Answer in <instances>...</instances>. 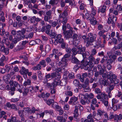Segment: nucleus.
<instances>
[{
  "instance_id": "nucleus-1",
  "label": "nucleus",
  "mask_w": 122,
  "mask_h": 122,
  "mask_svg": "<svg viewBox=\"0 0 122 122\" xmlns=\"http://www.w3.org/2000/svg\"><path fill=\"white\" fill-rule=\"evenodd\" d=\"M87 38L86 39L88 40L86 44L87 46H88L89 45H91L93 43L96 39L97 37V35L95 34H93L91 33H88L87 35Z\"/></svg>"
},
{
  "instance_id": "nucleus-2",
  "label": "nucleus",
  "mask_w": 122,
  "mask_h": 122,
  "mask_svg": "<svg viewBox=\"0 0 122 122\" xmlns=\"http://www.w3.org/2000/svg\"><path fill=\"white\" fill-rule=\"evenodd\" d=\"M109 74L111 75V76L112 78H110V81L112 83H114V84H117L118 83L119 80L117 78V77L116 75L111 72H109Z\"/></svg>"
},
{
  "instance_id": "nucleus-3",
  "label": "nucleus",
  "mask_w": 122,
  "mask_h": 122,
  "mask_svg": "<svg viewBox=\"0 0 122 122\" xmlns=\"http://www.w3.org/2000/svg\"><path fill=\"white\" fill-rule=\"evenodd\" d=\"M1 38H0V42L1 41ZM0 50L1 51L3 52L6 54H7L9 53V49L5 48L3 42H0Z\"/></svg>"
},
{
  "instance_id": "nucleus-4",
  "label": "nucleus",
  "mask_w": 122,
  "mask_h": 122,
  "mask_svg": "<svg viewBox=\"0 0 122 122\" xmlns=\"http://www.w3.org/2000/svg\"><path fill=\"white\" fill-rule=\"evenodd\" d=\"M72 30H69L66 31H63V33L64 34L65 37L67 38H71L73 34Z\"/></svg>"
},
{
  "instance_id": "nucleus-5",
  "label": "nucleus",
  "mask_w": 122,
  "mask_h": 122,
  "mask_svg": "<svg viewBox=\"0 0 122 122\" xmlns=\"http://www.w3.org/2000/svg\"><path fill=\"white\" fill-rule=\"evenodd\" d=\"M26 31L25 29L23 28L21 29V30H19L17 32L18 36H22V38H24L25 37V36L24 35Z\"/></svg>"
},
{
  "instance_id": "nucleus-6",
  "label": "nucleus",
  "mask_w": 122,
  "mask_h": 122,
  "mask_svg": "<svg viewBox=\"0 0 122 122\" xmlns=\"http://www.w3.org/2000/svg\"><path fill=\"white\" fill-rule=\"evenodd\" d=\"M122 119V115L120 114L118 115L115 114L114 116V119L116 122H118Z\"/></svg>"
},
{
  "instance_id": "nucleus-7",
  "label": "nucleus",
  "mask_w": 122,
  "mask_h": 122,
  "mask_svg": "<svg viewBox=\"0 0 122 122\" xmlns=\"http://www.w3.org/2000/svg\"><path fill=\"white\" fill-rule=\"evenodd\" d=\"M60 74L58 73V76L59 77L57 78H56L54 80L53 84L54 85L56 86L57 85H61V81L60 80L59 78L60 77Z\"/></svg>"
},
{
  "instance_id": "nucleus-8",
  "label": "nucleus",
  "mask_w": 122,
  "mask_h": 122,
  "mask_svg": "<svg viewBox=\"0 0 122 122\" xmlns=\"http://www.w3.org/2000/svg\"><path fill=\"white\" fill-rule=\"evenodd\" d=\"M101 40V39L100 37L97 39L95 44H93L95 48H98L100 46V44L102 43Z\"/></svg>"
},
{
  "instance_id": "nucleus-9",
  "label": "nucleus",
  "mask_w": 122,
  "mask_h": 122,
  "mask_svg": "<svg viewBox=\"0 0 122 122\" xmlns=\"http://www.w3.org/2000/svg\"><path fill=\"white\" fill-rule=\"evenodd\" d=\"M89 64L88 61L86 60H83L81 62V64L79 65L81 68H83L86 65Z\"/></svg>"
},
{
  "instance_id": "nucleus-10",
  "label": "nucleus",
  "mask_w": 122,
  "mask_h": 122,
  "mask_svg": "<svg viewBox=\"0 0 122 122\" xmlns=\"http://www.w3.org/2000/svg\"><path fill=\"white\" fill-rule=\"evenodd\" d=\"M10 76L9 74L5 75L3 78V79L5 81L6 83H8L10 81Z\"/></svg>"
},
{
  "instance_id": "nucleus-11",
  "label": "nucleus",
  "mask_w": 122,
  "mask_h": 122,
  "mask_svg": "<svg viewBox=\"0 0 122 122\" xmlns=\"http://www.w3.org/2000/svg\"><path fill=\"white\" fill-rule=\"evenodd\" d=\"M78 51H77V53L80 54H82L83 52H84L85 50V48L84 47H82L81 45H80L77 47Z\"/></svg>"
},
{
  "instance_id": "nucleus-12",
  "label": "nucleus",
  "mask_w": 122,
  "mask_h": 122,
  "mask_svg": "<svg viewBox=\"0 0 122 122\" xmlns=\"http://www.w3.org/2000/svg\"><path fill=\"white\" fill-rule=\"evenodd\" d=\"M113 8H111L110 9V13L108 15L109 17L108 19V20L107 21V23L109 24L111 23V21L110 20H111L112 17V14H113L112 12L113 13ZM111 21L112 20H111Z\"/></svg>"
},
{
  "instance_id": "nucleus-13",
  "label": "nucleus",
  "mask_w": 122,
  "mask_h": 122,
  "mask_svg": "<svg viewBox=\"0 0 122 122\" xmlns=\"http://www.w3.org/2000/svg\"><path fill=\"white\" fill-rule=\"evenodd\" d=\"M67 15V13L65 11L64 12H63L60 14L59 15L58 18L59 21L60 22V21H61V20H60L61 19H62L63 18L66 17V16Z\"/></svg>"
},
{
  "instance_id": "nucleus-14",
  "label": "nucleus",
  "mask_w": 122,
  "mask_h": 122,
  "mask_svg": "<svg viewBox=\"0 0 122 122\" xmlns=\"http://www.w3.org/2000/svg\"><path fill=\"white\" fill-rule=\"evenodd\" d=\"M117 19L116 17L115 16H113L112 15V17L111 21L110 20L111 23H111L113 27L115 26V23L117 21Z\"/></svg>"
},
{
  "instance_id": "nucleus-15",
  "label": "nucleus",
  "mask_w": 122,
  "mask_h": 122,
  "mask_svg": "<svg viewBox=\"0 0 122 122\" xmlns=\"http://www.w3.org/2000/svg\"><path fill=\"white\" fill-rule=\"evenodd\" d=\"M106 31L104 30H100L98 33V35L100 37L102 36L104 39H105L106 36L104 34V33Z\"/></svg>"
},
{
  "instance_id": "nucleus-16",
  "label": "nucleus",
  "mask_w": 122,
  "mask_h": 122,
  "mask_svg": "<svg viewBox=\"0 0 122 122\" xmlns=\"http://www.w3.org/2000/svg\"><path fill=\"white\" fill-rule=\"evenodd\" d=\"M28 71V69H26L24 67L22 66L20 71V72L21 74H27Z\"/></svg>"
},
{
  "instance_id": "nucleus-17",
  "label": "nucleus",
  "mask_w": 122,
  "mask_h": 122,
  "mask_svg": "<svg viewBox=\"0 0 122 122\" xmlns=\"http://www.w3.org/2000/svg\"><path fill=\"white\" fill-rule=\"evenodd\" d=\"M96 19L94 17H93L92 19H91L90 20L91 24L93 25H96L97 23V21Z\"/></svg>"
},
{
  "instance_id": "nucleus-18",
  "label": "nucleus",
  "mask_w": 122,
  "mask_h": 122,
  "mask_svg": "<svg viewBox=\"0 0 122 122\" xmlns=\"http://www.w3.org/2000/svg\"><path fill=\"white\" fill-rule=\"evenodd\" d=\"M70 100L72 101L74 104H76L78 103V102H77L78 100L77 97H76L74 96H73L71 97Z\"/></svg>"
},
{
  "instance_id": "nucleus-19",
  "label": "nucleus",
  "mask_w": 122,
  "mask_h": 122,
  "mask_svg": "<svg viewBox=\"0 0 122 122\" xmlns=\"http://www.w3.org/2000/svg\"><path fill=\"white\" fill-rule=\"evenodd\" d=\"M88 60H89V61H88L89 64L92 65L93 64L92 62L94 61V57L90 55L88 57Z\"/></svg>"
},
{
  "instance_id": "nucleus-20",
  "label": "nucleus",
  "mask_w": 122,
  "mask_h": 122,
  "mask_svg": "<svg viewBox=\"0 0 122 122\" xmlns=\"http://www.w3.org/2000/svg\"><path fill=\"white\" fill-rule=\"evenodd\" d=\"M22 36H18L17 37L16 36L13 40L12 41L15 43H16L18 41H20L21 40L22 38Z\"/></svg>"
},
{
  "instance_id": "nucleus-21",
  "label": "nucleus",
  "mask_w": 122,
  "mask_h": 122,
  "mask_svg": "<svg viewBox=\"0 0 122 122\" xmlns=\"http://www.w3.org/2000/svg\"><path fill=\"white\" fill-rule=\"evenodd\" d=\"M102 77L104 78H109L111 77V75L109 74H109L108 72H106L103 73L102 75Z\"/></svg>"
},
{
  "instance_id": "nucleus-22",
  "label": "nucleus",
  "mask_w": 122,
  "mask_h": 122,
  "mask_svg": "<svg viewBox=\"0 0 122 122\" xmlns=\"http://www.w3.org/2000/svg\"><path fill=\"white\" fill-rule=\"evenodd\" d=\"M121 44H118L117 46H115L112 49V51H115L117 49H120L121 48Z\"/></svg>"
},
{
  "instance_id": "nucleus-23",
  "label": "nucleus",
  "mask_w": 122,
  "mask_h": 122,
  "mask_svg": "<svg viewBox=\"0 0 122 122\" xmlns=\"http://www.w3.org/2000/svg\"><path fill=\"white\" fill-rule=\"evenodd\" d=\"M112 107L114 106L117 103L119 102V101L118 100L115 99L114 98H113L112 100Z\"/></svg>"
},
{
  "instance_id": "nucleus-24",
  "label": "nucleus",
  "mask_w": 122,
  "mask_h": 122,
  "mask_svg": "<svg viewBox=\"0 0 122 122\" xmlns=\"http://www.w3.org/2000/svg\"><path fill=\"white\" fill-rule=\"evenodd\" d=\"M81 37L79 36L78 37V39L76 40H74L73 43L75 46H77L80 43L79 40L81 38Z\"/></svg>"
},
{
  "instance_id": "nucleus-25",
  "label": "nucleus",
  "mask_w": 122,
  "mask_h": 122,
  "mask_svg": "<svg viewBox=\"0 0 122 122\" xmlns=\"http://www.w3.org/2000/svg\"><path fill=\"white\" fill-rule=\"evenodd\" d=\"M79 4L80 5V8L81 10H83L85 7L84 5L83 2L81 1H79Z\"/></svg>"
},
{
  "instance_id": "nucleus-26",
  "label": "nucleus",
  "mask_w": 122,
  "mask_h": 122,
  "mask_svg": "<svg viewBox=\"0 0 122 122\" xmlns=\"http://www.w3.org/2000/svg\"><path fill=\"white\" fill-rule=\"evenodd\" d=\"M57 0H51L49 2V3L52 6L57 5L58 3Z\"/></svg>"
},
{
  "instance_id": "nucleus-27",
  "label": "nucleus",
  "mask_w": 122,
  "mask_h": 122,
  "mask_svg": "<svg viewBox=\"0 0 122 122\" xmlns=\"http://www.w3.org/2000/svg\"><path fill=\"white\" fill-rule=\"evenodd\" d=\"M41 66L40 64H37L36 66L33 67V69L34 70H40L41 68Z\"/></svg>"
},
{
  "instance_id": "nucleus-28",
  "label": "nucleus",
  "mask_w": 122,
  "mask_h": 122,
  "mask_svg": "<svg viewBox=\"0 0 122 122\" xmlns=\"http://www.w3.org/2000/svg\"><path fill=\"white\" fill-rule=\"evenodd\" d=\"M121 106V105L119 104L116 105H115L112 107L113 108L114 111H116L117 109H120Z\"/></svg>"
},
{
  "instance_id": "nucleus-29",
  "label": "nucleus",
  "mask_w": 122,
  "mask_h": 122,
  "mask_svg": "<svg viewBox=\"0 0 122 122\" xmlns=\"http://www.w3.org/2000/svg\"><path fill=\"white\" fill-rule=\"evenodd\" d=\"M57 120L60 121V122H65L66 120L65 118L59 116L57 118Z\"/></svg>"
},
{
  "instance_id": "nucleus-30",
  "label": "nucleus",
  "mask_w": 122,
  "mask_h": 122,
  "mask_svg": "<svg viewBox=\"0 0 122 122\" xmlns=\"http://www.w3.org/2000/svg\"><path fill=\"white\" fill-rule=\"evenodd\" d=\"M31 83V80L29 79H28L24 82L23 85L24 86L26 87L27 85H30Z\"/></svg>"
},
{
  "instance_id": "nucleus-31",
  "label": "nucleus",
  "mask_w": 122,
  "mask_h": 122,
  "mask_svg": "<svg viewBox=\"0 0 122 122\" xmlns=\"http://www.w3.org/2000/svg\"><path fill=\"white\" fill-rule=\"evenodd\" d=\"M97 114L99 115L100 116H102L104 114L105 112L103 110H102L100 109H98L97 111Z\"/></svg>"
},
{
  "instance_id": "nucleus-32",
  "label": "nucleus",
  "mask_w": 122,
  "mask_h": 122,
  "mask_svg": "<svg viewBox=\"0 0 122 122\" xmlns=\"http://www.w3.org/2000/svg\"><path fill=\"white\" fill-rule=\"evenodd\" d=\"M101 101L106 100L107 97V95L104 92L102 93L101 94Z\"/></svg>"
},
{
  "instance_id": "nucleus-33",
  "label": "nucleus",
  "mask_w": 122,
  "mask_h": 122,
  "mask_svg": "<svg viewBox=\"0 0 122 122\" xmlns=\"http://www.w3.org/2000/svg\"><path fill=\"white\" fill-rule=\"evenodd\" d=\"M41 66H42L43 67H45L46 66V62L44 60H43L39 62V64Z\"/></svg>"
},
{
  "instance_id": "nucleus-34",
  "label": "nucleus",
  "mask_w": 122,
  "mask_h": 122,
  "mask_svg": "<svg viewBox=\"0 0 122 122\" xmlns=\"http://www.w3.org/2000/svg\"><path fill=\"white\" fill-rule=\"evenodd\" d=\"M67 61V59L64 57L62 58L61 60V63L63 64V66H64L66 65V62Z\"/></svg>"
},
{
  "instance_id": "nucleus-35",
  "label": "nucleus",
  "mask_w": 122,
  "mask_h": 122,
  "mask_svg": "<svg viewBox=\"0 0 122 122\" xmlns=\"http://www.w3.org/2000/svg\"><path fill=\"white\" fill-rule=\"evenodd\" d=\"M93 66L92 65H87L84 68L86 70H90L92 68Z\"/></svg>"
},
{
  "instance_id": "nucleus-36",
  "label": "nucleus",
  "mask_w": 122,
  "mask_h": 122,
  "mask_svg": "<svg viewBox=\"0 0 122 122\" xmlns=\"http://www.w3.org/2000/svg\"><path fill=\"white\" fill-rule=\"evenodd\" d=\"M96 13V11L95 9L93 7H92V11L91 15V16L94 17Z\"/></svg>"
},
{
  "instance_id": "nucleus-37",
  "label": "nucleus",
  "mask_w": 122,
  "mask_h": 122,
  "mask_svg": "<svg viewBox=\"0 0 122 122\" xmlns=\"http://www.w3.org/2000/svg\"><path fill=\"white\" fill-rule=\"evenodd\" d=\"M88 100V102H89V100L87 99L86 98V99H82L81 100L80 102L83 105H85L86 103H88L87 100Z\"/></svg>"
},
{
  "instance_id": "nucleus-38",
  "label": "nucleus",
  "mask_w": 122,
  "mask_h": 122,
  "mask_svg": "<svg viewBox=\"0 0 122 122\" xmlns=\"http://www.w3.org/2000/svg\"><path fill=\"white\" fill-rule=\"evenodd\" d=\"M72 62L73 63H76L77 64H79V61L76 58H73L72 59Z\"/></svg>"
},
{
  "instance_id": "nucleus-39",
  "label": "nucleus",
  "mask_w": 122,
  "mask_h": 122,
  "mask_svg": "<svg viewBox=\"0 0 122 122\" xmlns=\"http://www.w3.org/2000/svg\"><path fill=\"white\" fill-rule=\"evenodd\" d=\"M71 53L72 54L73 56L75 55L77 53V51L76 48H73L72 49Z\"/></svg>"
},
{
  "instance_id": "nucleus-40",
  "label": "nucleus",
  "mask_w": 122,
  "mask_h": 122,
  "mask_svg": "<svg viewBox=\"0 0 122 122\" xmlns=\"http://www.w3.org/2000/svg\"><path fill=\"white\" fill-rule=\"evenodd\" d=\"M73 83L74 85L76 86H77L79 85V81L77 79L73 81Z\"/></svg>"
},
{
  "instance_id": "nucleus-41",
  "label": "nucleus",
  "mask_w": 122,
  "mask_h": 122,
  "mask_svg": "<svg viewBox=\"0 0 122 122\" xmlns=\"http://www.w3.org/2000/svg\"><path fill=\"white\" fill-rule=\"evenodd\" d=\"M108 84V83L107 80L105 79L103 80L102 81H101V84L104 86H105L106 85L107 86Z\"/></svg>"
},
{
  "instance_id": "nucleus-42",
  "label": "nucleus",
  "mask_w": 122,
  "mask_h": 122,
  "mask_svg": "<svg viewBox=\"0 0 122 122\" xmlns=\"http://www.w3.org/2000/svg\"><path fill=\"white\" fill-rule=\"evenodd\" d=\"M25 47V46H23L21 44L20 45H19L18 46L17 48V50L18 51H20L24 49Z\"/></svg>"
},
{
  "instance_id": "nucleus-43",
  "label": "nucleus",
  "mask_w": 122,
  "mask_h": 122,
  "mask_svg": "<svg viewBox=\"0 0 122 122\" xmlns=\"http://www.w3.org/2000/svg\"><path fill=\"white\" fill-rule=\"evenodd\" d=\"M44 115V112H43L40 114H37V117L38 118H40L41 117H42V118H43Z\"/></svg>"
},
{
  "instance_id": "nucleus-44",
  "label": "nucleus",
  "mask_w": 122,
  "mask_h": 122,
  "mask_svg": "<svg viewBox=\"0 0 122 122\" xmlns=\"http://www.w3.org/2000/svg\"><path fill=\"white\" fill-rule=\"evenodd\" d=\"M79 98L81 100L82 99H86V98L85 97V95L82 94H80L79 95Z\"/></svg>"
},
{
  "instance_id": "nucleus-45",
  "label": "nucleus",
  "mask_w": 122,
  "mask_h": 122,
  "mask_svg": "<svg viewBox=\"0 0 122 122\" xmlns=\"http://www.w3.org/2000/svg\"><path fill=\"white\" fill-rule=\"evenodd\" d=\"M28 92V89L27 88H25L23 93V94L24 96H26Z\"/></svg>"
},
{
  "instance_id": "nucleus-46",
  "label": "nucleus",
  "mask_w": 122,
  "mask_h": 122,
  "mask_svg": "<svg viewBox=\"0 0 122 122\" xmlns=\"http://www.w3.org/2000/svg\"><path fill=\"white\" fill-rule=\"evenodd\" d=\"M13 85L15 87H19L20 88V85H19L18 82L15 81L13 82Z\"/></svg>"
},
{
  "instance_id": "nucleus-47",
  "label": "nucleus",
  "mask_w": 122,
  "mask_h": 122,
  "mask_svg": "<svg viewBox=\"0 0 122 122\" xmlns=\"http://www.w3.org/2000/svg\"><path fill=\"white\" fill-rule=\"evenodd\" d=\"M16 79L20 82H21L22 81L23 79L20 76L18 75L16 76Z\"/></svg>"
},
{
  "instance_id": "nucleus-48",
  "label": "nucleus",
  "mask_w": 122,
  "mask_h": 122,
  "mask_svg": "<svg viewBox=\"0 0 122 122\" xmlns=\"http://www.w3.org/2000/svg\"><path fill=\"white\" fill-rule=\"evenodd\" d=\"M81 27L82 29L85 28L87 27L86 24L85 22H82V23L81 25Z\"/></svg>"
},
{
  "instance_id": "nucleus-49",
  "label": "nucleus",
  "mask_w": 122,
  "mask_h": 122,
  "mask_svg": "<svg viewBox=\"0 0 122 122\" xmlns=\"http://www.w3.org/2000/svg\"><path fill=\"white\" fill-rule=\"evenodd\" d=\"M57 73V72H52L51 73V77L52 78H54L55 77V78H56L57 77L56 76V74Z\"/></svg>"
},
{
  "instance_id": "nucleus-50",
  "label": "nucleus",
  "mask_w": 122,
  "mask_h": 122,
  "mask_svg": "<svg viewBox=\"0 0 122 122\" xmlns=\"http://www.w3.org/2000/svg\"><path fill=\"white\" fill-rule=\"evenodd\" d=\"M33 27L31 26H29L25 28L26 31L27 32H30L31 31Z\"/></svg>"
},
{
  "instance_id": "nucleus-51",
  "label": "nucleus",
  "mask_w": 122,
  "mask_h": 122,
  "mask_svg": "<svg viewBox=\"0 0 122 122\" xmlns=\"http://www.w3.org/2000/svg\"><path fill=\"white\" fill-rule=\"evenodd\" d=\"M34 42V44H39L40 42V40L39 39H36L35 40V41H31V42Z\"/></svg>"
},
{
  "instance_id": "nucleus-52",
  "label": "nucleus",
  "mask_w": 122,
  "mask_h": 122,
  "mask_svg": "<svg viewBox=\"0 0 122 122\" xmlns=\"http://www.w3.org/2000/svg\"><path fill=\"white\" fill-rule=\"evenodd\" d=\"M65 94L66 95L71 96H72L73 93L71 91H68L65 92Z\"/></svg>"
},
{
  "instance_id": "nucleus-53",
  "label": "nucleus",
  "mask_w": 122,
  "mask_h": 122,
  "mask_svg": "<svg viewBox=\"0 0 122 122\" xmlns=\"http://www.w3.org/2000/svg\"><path fill=\"white\" fill-rule=\"evenodd\" d=\"M52 11L51 10H50L47 12L46 13V15L50 17L51 18H52L51 16Z\"/></svg>"
},
{
  "instance_id": "nucleus-54",
  "label": "nucleus",
  "mask_w": 122,
  "mask_h": 122,
  "mask_svg": "<svg viewBox=\"0 0 122 122\" xmlns=\"http://www.w3.org/2000/svg\"><path fill=\"white\" fill-rule=\"evenodd\" d=\"M54 102V100L53 99H49L46 101L47 104L48 105H50L52 103Z\"/></svg>"
},
{
  "instance_id": "nucleus-55",
  "label": "nucleus",
  "mask_w": 122,
  "mask_h": 122,
  "mask_svg": "<svg viewBox=\"0 0 122 122\" xmlns=\"http://www.w3.org/2000/svg\"><path fill=\"white\" fill-rule=\"evenodd\" d=\"M110 4V1L109 0H106L104 2V5H107V6H109Z\"/></svg>"
},
{
  "instance_id": "nucleus-56",
  "label": "nucleus",
  "mask_w": 122,
  "mask_h": 122,
  "mask_svg": "<svg viewBox=\"0 0 122 122\" xmlns=\"http://www.w3.org/2000/svg\"><path fill=\"white\" fill-rule=\"evenodd\" d=\"M62 19V23L64 24H65L67 22V19L66 17L63 18Z\"/></svg>"
},
{
  "instance_id": "nucleus-57",
  "label": "nucleus",
  "mask_w": 122,
  "mask_h": 122,
  "mask_svg": "<svg viewBox=\"0 0 122 122\" xmlns=\"http://www.w3.org/2000/svg\"><path fill=\"white\" fill-rule=\"evenodd\" d=\"M107 6L104 5L102 6V8L101 10V12L102 13H104L105 12Z\"/></svg>"
},
{
  "instance_id": "nucleus-58",
  "label": "nucleus",
  "mask_w": 122,
  "mask_h": 122,
  "mask_svg": "<svg viewBox=\"0 0 122 122\" xmlns=\"http://www.w3.org/2000/svg\"><path fill=\"white\" fill-rule=\"evenodd\" d=\"M107 57L104 56V57L102 59L100 62L101 63H103L107 61Z\"/></svg>"
},
{
  "instance_id": "nucleus-59",
  "label": "nucleus",
  "mask_w": 122,
  "mask_h": 122,
  "mask_svg": "<svg viewBox=\"0 0 122 122\" xmlns=\"http://www.w3.org/2000/svg\"><path fill=\"white\" fill-rule=\"evenodd\" d=\"M103 28V25L101 24H98L97 26V29L98 30H102Z\"/></svg>"
},
{
  "instance_id": "nucleus-60",
  "label": "nucleus",
  "mask_w": 122,
  "mask_h": 122,
  "mask_svg": "<svg viewBox=\"0 0 122 122\" xmlns=\"http://www.w3.org/2000/svg\"><path fill=\"white\" fill-rule=\"evenodd\" d=\"M24 109L27 112L29 113L30 114L31 113V109L29 107L25 108H24Z\"/></svg>"
},
{
  "instance_id": "nucleus-61",
  "label": "nucleus",
  "mask_w": 122,
  "mask_h": 122,
  "mask_svg": "<svg viewBox=\"0 0 122 122\" xmlns=\"http://www.w3.org/2000/svg\"><path fill=\"white\" fill-rule=\"evenodd\" d=\"M63 108L65 110H68L69 108V106L68 104H66L64 106Z\"/></svg>"
},
{
  "instance_id": "nucleus-62",
  "label": "nucleus",
  "mask_w": 122,
  "mask_h": 122,
  "mask_svg": "<svg viewBox=\"0 0 122 122\" xmlns=\"http://www.w3.org/2000/svg\"><path fill=\"white\" fill-rule=\"evenodd\" d=\"M89 82V79L88 78H86L85 81L84 83L85 85H84L86 86H86L88 84Z\"/></svg>"
},
{
  "instance_id": "nucleus-63",
  "label": "nucleus",
  "mask_w": 122,
  "mask_h": 122,
  "mask_svg": "<svg viewBox=\"0 0 122 122\" xmlns=\"http://www.w3.org/2000/svg\"><path fill=\"white\" fill-rule=\"evenodd\" d=\"M4 41L5 43V44L7 46H8L10 44V42L8 41V39L7 38H5L4 39Z\"/></svg>"
},
{
  "instance_id": "nucleus-64",
  "label": "nucleus",
  "mask_w": 122,
  "mask_h": 122,
  "mask_svg": "<svg viewBox=\"0 0 122 122\" xmlns=\"http://www.w3.org/2000/svg\"><path fill=\"white\" fill-rule=\"evenodd\" d=\"M95 92L97 94H98L100 93L101 92V91L98 88H96L95 89Z\"/></svg>"
}]
</instances>
